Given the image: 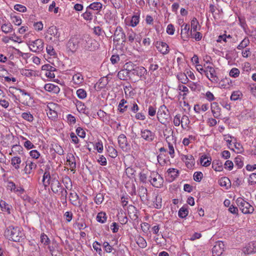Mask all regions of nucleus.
I'll list each match as a JSON object with an SVG mask.
<instances>
[{
	"label": "nucleus",
	"instance_id": "f257e3e1",
	"mask_svg": "<svg viewBox=\"0 0 256 256\" xmlns=\"http://www.w3.org/2000/svg\"><path fill=\"white\" fill-rule=\"evenodd\" d=\"M4 236L9 240L20 242L24 239V235L20 227L10 226L4 231Z\"/></svg>",
	"mask_w": 256,
	"mask_h": 256
},
{
	"label": "nucleus",
	"instance_id": "f03ea898",
	"mask_svg": "<svg viewBox=\"0 0 256 256\" xmlns=\"http://www.w3.org/2000/svg\"><path fill=\"white\" fill-rule=\"evenodd\" d=\"M81 44L83 46L84 51L81 56L84 58L90 56L88 52H94L98 48V43L95 40L89 36H84L82 38Z\"/></svg>",
	"mask_w": 256,
	"mask_h": 256
},
{
	"label": "nucleus",
	"instance_id": "7ed1b4c3",
	"mask_svg": "<svg viewBox=\"0 0 256 256\" xmlns=\"http://www.w3.org/2000/svg\"><path fill=\"white\" fill-rule=\"evenodd\" d=\"M170 118V114L168 110L165 105L161 106L157 112L158 120L162 124H166Z\"/></svg>",
	"mask_w": 256,
	"mask_h": 256
},
{
	"label": "nucleus",
	"instance_id": "20e7f679",
	"mask_svg": "<svg viewBox=\"0 0 256 256\" xmlns=\"http://www.w3.org/2000/svg\"><path fill=\"white\" fill-rule=\"evenodd\" d=\"M236 202L242 213L248 214L254 212V207L242 198H238Z\"/></svg>",
	"mask_w": 256,
	"mask_h": 256
},
{
	"label": "nucleus",
	"instance_id": "39448f33",
	"mask_svg": "<svg viewBox=\"0 0 256 256\" xmlns=\"http://www.w3.org/2000/svg\"><path fill=\"white\" fill-rule=\"evenodd\" d=\"M146 74V70L144 67L136 66L134 70L130 74V78L136 80L141 78Z\"/></svg>",
	"mask_w": 256,
	"mask_h": 256
},
{
	"label": "nucleus",
	"instance_id": "423d86ee",
	"mask_svg": "<svg viewBox=\"0 0 256 256\" xmlns=\"http://www.w3.org/2000/svg\"><path fill=\"white\" fill-rule=\"evenodd\" d=\"M28 46L30 50L35 52H40L44 49V42L42 39L30 41Z\"/></svg>",
	"mask_w": 256,
	"mask_h": 256
},
{
	"label": "nucleus",
	"instance_id": "0eeeda50",
	"mask_svg": "<svg viewBox=\"0 0 256 256\" xmlns=\"http://www.w3.org/2000/svg\"><path fill=\"white\" fill-rule=\"evenodd\" d=\"M148 180L151 184L156 188H160L163 185L162 178L157 172H152L149 177Z\"/></svg>",
	"mask_w": 256,
	"mask_h": 256
},
{
	"label": "nucleus",
	"instance_id": "6e6552de",
	"mask_svg": "<svg viewBox=\"0 0 256 256\" xmlns=\"http://www.w3.org/2000/svg\"><path fill=\"white\" fill-rule=\"evenodd\" d=\"M102 8V4L100 2H94L90 4L88 8L86 13L88 14L89 15H96L102 14L100 12V10Z\"/></svg>",
	"mask_w": 256,
	"mask_h": 256
},
{
	"label": "nucleus",
	"instance_id": "1a4fd4ad",
	"mask_svg": "<svg viewBox=\"0 0 256 256\" xmlns=\"http://www.w3.org/2000/svg\"><path fill=\"white\" fill-rule=\"evenodd\" d=\"M82 38L74 37L70 39L67 43L66 46L68 50L74 52L78 48L80 44H81Z\"/></svg>",
	"mask_w": 256,
	"mask_h": 256
},
{
	"label": "nucleus",
	"instance_id": "9d476101",
	"mask_svg": "<svg viewBox=\"0 0 256 256\" xmlns=\"http://www.w3.org/2000/svg\"><path fill=\"white\" fill-rule=\"evenodd\" d=\"M22 94L21 102L23 104L28 106L32 102V98L30 93L27 92L24 90L18 88L16 89Z\"/></svg>",
	"mask_w": 256,
	"mask_h": 256
},
{
	"label": "nucleus",
	"instance_id": "9b49d317",
	"mask_svg": "<svg viewBox=\"0 0 256 256\" xmlns=\"http://www.w3.org/2000/svg\"><path fill=\"white\" fill-rule=\"evenodd\" d=\"M48 184H50L51 190L54 193L60 192V190H62L61 189L64 187L56 178H53L51 182H48Z\"/></svg>",
	"mask_w": 256,
	"mask_h": 256
},
{
	"label": "nucleus",
	"instance_id": "f8f14e48",
	"mask_svg": "<svg viewBox=\"0 0 256 256\" xmlns=\"http://www.w3.org/2000/svg\"><path fill=\"white\" fill-rule=\"evenodd\" d=\"M206 70H208L207 78L213 82L217 83L219 78L216 74V72L214 68L211 66H208L206 68Z\"/></svg>",
	"mask_w": 256,
	"mask_h": 256
},
{
	"label": "nucleus",
	"instance_id": "ddd939ff",
	"mask_svg": "<svg viewBox=\"0 0 256 256\" xmlns=\"http://www.w3.org/2000/svg\"><path fill=\"white\" fill-rule=\"evenodd\" d=\"M114 40L119 42L122 40V42H126V36L120 26H118L114 32Z\"/></svg>",
	"mask_w": 256,
	"mask_h": 256
},
{
	"label": "nucleus",
	"instance_id": "4468645a",
	"mask_svg": "<svg viewBox=\"0 0 256 256\" xmlns=\"http://www.w3.org/2000/svg\"><path fill=\"white\" fill-rule=\"evenodd\" d=\"M224 242H217L212 248V256H222L224 251Z\"/></svg>",
	"mask_w": 256,
	"mask_h": 256
},
{
	"label": "nucleus",
	"instance_id": "2eb2a0df",
	"mask_svg": "<svg viewBox=\"0 0 256 256\" xmlns=\"http://www.w3.org/2000/svg\"><path fill=\"white\" fill-rule=\"evenodd\" d=\"M141 137L148 142H152L155 138V134L149 130H141Z\"/></svg>",
	"mask_w": 256,
	"mask_h": 256
},
{
	"label": "nucleus",
	"instance_id": "dca6fc26",
	"mask_svg": "<svg viewBox=\"0 0 256 256\" xmlns=\"http://www.w3.org/2000/svg\"><path fill=\"white\" fill-rule=\"evenodd\" d=\"M182 159L185 162L188 168H192L194 164V159L191 154L184 155L182 156Z\"/></svg>",
	"mask_w": 256,
	"mask_h": 256
},
{
	"label": "nucleus",
	"instance_id": "f3484780",
	"mask_svg": "<svg viewBox=\"0 0 256 256\" xmlns=\"http://www.w3.org/2000/svg\"><path fill=\"white\" fill-rule=\"evenodd\" d=\"M211 110L215 118H218L220 116V108L216 102H213L211 104Z\"/></svg>",
	"mask_w": 256,
	"mask_h": 256
},
{
	"label": "nucleus",
	"instance_id": "a211bd4d",
	"mask_svg": "<svg viewBox=\"0 0 256 256\" xmlns=\"http://www.w3.org/2000/svg\"><path fill=\"white\" fill-rule=\"evenodd\" d=\"M118 140L120 147L122 150H126L128 146L126 136L124 134H121L118 136Z\"/></svg>",
	"mask_w": 256,
	"mask_h": 256
},
{
	"label": "nucleus",
	"instance_id": "6ab92c4d",
	"mask_svg": "<svg viewBox=\"0 0 256 256\" xmlns=\"http://www.w3.org/2000/svg\"><path fill=\"white\" fill-rule=\"evenodd\" d=\"M156 47L158 50L164 54H166L169 51L168 45L164 42H157Z\"/></svg>",
	"mask_w": 256,
	"mask_h": 256
},
{
	"label": "nucleus",
	"instance_id": "aec40b11",
	"mask_svg": "<svg viewBox=\"0 0 256 256\" xmlns=\"http://www.w3.org/2000/svg\"><path fill=\"white\" fill-rule=\"evenodd\" d=\"M47 32L49 35L52 36L50 38V40H52V36L57 40H58L60 38V34L58 32L56 27L55 26H50Z\"/></svg>",
	"mask_w": 256,
	"mask_h": 256
},
{
	"label": "nucleus",
	"instance_id": "412c9836",
	"mask_svg": "<svg viewBox=\"0 0 256 256\" xmlns=\"http://www.w3.org/2000/svg\"><path fill=\"white\" fill-rule=\"evenodd\" d=\"M36 164L35 162L27 160L26 162V165L24 168V170L26 174H30L32 172V170L36 169Z\"/></svg>",
	"mask_w": 256,
	"mask_h": 256
},
{
	"label": "nucleus",
	"instance_id": "4be33fe9",
	"mask_svg": "<svg viewBox=\"0 0 256 256\" xmlns=\"http://www.w3.org/2000/svg\"><path fill=\"white\" fill-rule=\"evenodd\" d=\"M61 190H60V192L54 194L60 196V198L61 202L62 204H64L66 203L68 192L66 189L64 187L62 188Z\"/></svg>",
	"mask_w": 256,
	"mask_h": 256
},
{
	"label": "nucleus",
	"instance_id": "5701e85b",
	"mask_svg": "<svg viewBox=\"0 0 256 256\" xmlns=\"http://www.w3.org/2000/svg\"><path fill=\"white\" fill-rule=\"evenodd\" d=\"M61 190H60V192L54 194L60 196V198L61 202L62 204H64L66 203L68 192L66 189L64 187L62 188Z\"/></svg>",
	"mask_w": 256,
	"mask_h": 256
},
{
	"label": "nucleus",
	"instance_id": "b1692460",
	"mask_svg": "<svg viewBox=\"0 0 256 256\" xmlns=\"http://www.w3.org/2000/svg\"><path fill=\"white\" fill-rule=\"evenodd\" d=\"M61 190H60V192L54 194L60 196V198L61 202L62 204H64L66 203L68 192L66 189L64 187L62 188Z\"/></svg>",
	"mask_w": 256,
	"mask_h": 256
},
{
	"label": "nucleus",
	"instance_id": "393cba45",
	"mask_svg": "<svg viewBox=\"0 0 256 256\" xmlns=\"http://www.w3.org/2000/svg\"><path fill=\"white\" fill-rule=\"evenodd\" d=\"M139 18L140 17H131L130 18V17H127L125 20L126 23L128 26L134 27L138 24L140 22Z\"/></svg>",
	"mask_w": 256,
	"mask_h": 256
},
{
	"label": "nucleus",
	"instance_id": "a878e982",
	"mask_svg": "<svg viewBox=\"0 0 256 256\" xmlns=\"http://www.w3.org/2000/svg\"><path fill=\"white\" fill-rule=\"evenodd\" d=\"M49 169L50 168H48L45 169L43 176L42 182H44V184L45 187L47 186L48 184V182H51L52 179L53 178H52L50 176V173L48 172Z\"/></svg>",
	"mask_w": 256,
	"mask_h": 256
},
{
	"label": "nucleus",
	"instance_id": "bb28decb",
	"mask_svg": "<svg viewBox=\"0 0 256 256\" xmlns=\"http://www.w3.org/2000/svg\"><path fill=\"white\" fill-rule=\"evenodd\" d=\"M44 88L46 91L53 92L54 93L56 94L58 93L60 91L59 87L52 84H46Z\"/></svg>",
	"mask_w": 256,
	"mask_h": 256
},
{
	"label": "nucleus",
	"instance_id": "cd10ccee",
	"mask_svg": "<svg viewBox=\"0 0 256 256\" xmlns=\"http://www.w3.org/2000/svg\"><path fill=\"white\" fill-rule=\"evenodd\" d=\"M212 167L216 171L221 172L223 170L222 162L220 160H214L212 162Z\"/></svg>",
	"mask_w": 256,
	"mask_h": 256
},
{
	"label": "nucleus",
	"instance_id": "c85d7f7f",
	"mask_svg": "<svg viewBox=\"0 0 256 256\" xmlns=\"http://www.w3.org/2000/svg\"><path fill=\"white\" fill-rule=\"evenodd\" d=\"M168 176L170 179V181H173L178 175V170L175 168H169L168 170Z\"/></svg>",
	"mask_w": 256,
	"mask_h": 256
},
{
	"label": "nucleus",
	"instance_id": "c756f323",
	"mask_svg": "<svg viewBox=\"0 0 256 256\" xmlns=\"http://www.w3.org/2000/svg\"><path fill=\"white\" fill-rule=\"evenodd\" d=\"M136 242L138 246L141 248H145L147 246V243L146 240H144V238L141 236L140 235H138L136 236Z\"/></svg>",
	"mask_w": 256,
	"mask_h": 256
},
{
	"label": "nucleus",
	"instance_id": "7c9ffc66",
	"mask_svg": "<svg viewBox=\"0 0 256 256\" xmlns=\"http://www.w3.org/2000/svg\"><path fill=\"white\" fill-rule=\"evenodd\" d=\"M62 182L64 185V188L68 190H71L72 188V184L71 179L68 176L63 178Z\"/></svg>",
	"mask_w": 256,
	"mask_h": 256
},
{
	"label": "nucleus",
	"instance_id": "2f4dec72",
	"mask_svg": "<svg viewBox=\"0 0 256 256\" xmlns=\"http://www.w3.org/2000/svg\"><path fill=\"white\" fill-rule=\"evenodd\" d=\"M124 68L119 71L118 74V77L121 80H126L128 77L130 78V74Z\"/></svg>",
	"mask_w": 256,
	"mask_h": 256
},
{
	"label": "nucleus",
	"instance_id": "473e14b6",
	"mask_svg": "<svg viewBox=\"0 0 256 256\" xmlns=\"http://www.w3.org/2000/svg\"><path fill=\"white\" fill-rule=\"evenodd\" d=\"M211 160L212 158H210V160H208L206 155L202 156L200 159V164L205 167L208 166L210 164Z\"/></svg>",
	"mask_w": 256,
	"mask_h": 256
},
{
	"label": "nucleus",
	"instance_id": "72a5a7b5",
	"mask_svg": "<svg viewBox=\"0 0 256 256\" xmlns=\"http://www.w3.org/2000/svg\"><path fill=\"white\" fill-rule=\"evenodd\" d=\"M22 161L20 158L18 156H14L11 160V164L16 170L20 168L19 164L21 163Z\"/></svg>",
	"mask_w": 256,
	"mask_h": 256
},
{
	"label": "nucleus",
	"instance_id": "f704fd0d",
	"mask_svg": "<svg viewBox=\"0 0 256 256\" xmlns=\"http://www.w3.org/2000/svg\"><path fill=\"white\" fill-rule=\"evenodd\" d=\"M72 80L76 84H82L84 81L83 76L82 74L78 73L73 76Z\"/></svg>",
	"mask_w": 256,
	"mask_h": 256
},
{
	"label": "nucleus",
	"instance_id": "c9c22d12",
	"mask_svg": "<svg viewBox=\"0 0 256 256\" xmlns=\"http://www.w3.org/2000/svg\"><path fill=\"white\" fill-rule=\"evenodd\" d=\"M219 184L222 186H225L228 188L230 186V182L228 178L223 177L220 180Z\"/></svg>",
	"mask_w": 256,
	"mask_h": 256
},
{
	"label": "nucleus",
	"instance_id": "e433bc0d",
	"mask_svg": "<svg viewBox=\"0 0 256 256\" xmlns=\"http://www.w3.org/2000/svg\"><path fill=\"white\" fill-rule=\"evenodd\" d=\"M107 152L110 156L112 158H115L118 156L116 150L112 146H108L106 147Z\"/></svg>",
	"mask_w": 256,
	"mask_h": 256
},
{
	"label": "nucleus",
	"instance_id": "4c0bfd02",
	"mask_svg": "<svg viewBox=\"0 0 256 256\" xmlns=\"http://www.w3.org/2000/svg\"><path fill=\"white\" fill-rule=\"evenodd\" d=\"M106 214L104 212H100L98 213L97 216H96V220L98 222L103 224L105 222L106 220Z\"/></svg>",
	"mask_w": 256,
	"mask_h": 256
},
{
	"label": "nucleus",
	"instance_id": "58836bf2",
	"mask_svg": "<svg viewBox=\"0 0 256 256\" xmlns=\"http://www.w3.org/2000/svg\"><path fill=\"white\" fill-rule=\"evenodd\" d=\"M136 66L134 65L132 62H128L124 66V68L130 74L133 70L136 68Z\"/></svg>",
	"mask_w": 256,
	"mask_h": 256
},
{
	"label": "nucleus",
	"instance_id": "ea45409f",
	"mask_svg": "<svg viewBox=\"0 0 256 256\" xmlns=\"http://www.w3.org/2000/svg\"><path fill=\"white\" fill-rule=\"evenodd\" d=\"M126 103H127V101L126 100H125L124 99H122L120 100V102L118 106V110L120 112L123 113L127 110V108H128V106L127 105H126L124 106V108H122V106H124V104H126Z\"/></svg>",
	"mask_w": 256,
	"mask_h": 256
},
{
	"label": "nucleus",
	"instance_id": "a19ab883",
	"mask_svg": "<svg viewBox=\"0 0 256 256\" xmlns=\"http://www.w3.org/2000/svg\"><path fill=\"white\" fill-rule=\"evenodd\" d=\"M188 214V211L186 208L182 206L181 208L178 211V216L181 218H186Z\"/></svg>",
	"mask_w": 256,
	"mask_h": 256
},
{
	"label": "nucleus",
	"instance_id": "79ce46f5",
	"mask_svg": "<svg viewBox=\"0 0 256 256\" xmlns=\"http://www.w3.org/2000/svg\"><path fill=\"white\" fill-rule=\"evenodd\" d=\"M256 252V241L251 242L249 244L248 248V254H252Z\"/></svg>",
	"mask_w": 256,
	"mask_h": 256
},
{
	"label": "nucleus",
	"instance_id": "37998d69",
	"mask_svg": "<svg viewBox=\"0 0 256 256\" xmlns=\"http://www.w3.org/2000/svg\"><path fill=\"white\" fill-rule=\"evenodd\" d=\"M22 152V147L20 145L16 144L14 145L12 148V152L10 153V154H12V153L15 154L16 152L20 154Z\"/></svg>",
	"mask_w": 256,
	"mask_h": 256
},
{
	"label": "nucleus",
	"instance_id": "c03bdc74",
	"mask_svg": "<svg viewBox=\"0 0 256 256\" xmlns=\"http://www.w3.org/2000/svg\"><path fill=\"white\" fill-rule=\"evenodd\" d=\"M1 29L3 32L8 34L12 30V26L10 24H4L2 26Z\"/></svg>",
	"mask_w": 256,
	"mask_h": 256
},
{
	"label": "nucleus",
	"instance_id": "a18cd8bd",
	"mask_svg": "<svg viewBox=\"0 0 256 256\" xmlns=\"http://www.w3.org/2000/svg\"><path fill=\"white\" fill-rule=\"evenodd\" d=\"M40 238L41 242L44 245L47 246L50 244V240L48 236L44 233L41 234Z\"/></svg>",
	"mask_w": 256,
	"mask_h": 256
},
{
	"label": "nucleus",
	"instance_id": "49530a36",
	"mask_svg": "<svg viewBox=\"0 0 256 256\" xmlns=\"http://www.w3.org/2000/svg\"><path fill=\"white\" fill-rule=\"evenodd\" d=\"M250 44V40L247 38H244L241 42L238 44L237 48L238 50H242L247 46Z\"/></svg>",
	"mask_w": 256,
	"mask_h": 256
},
{
	"label": "nucleus",
	"instance_id": "de8ad7c7",
	"mask_svg": "<svg viewBox=\"0 0 256 256\" xmlns=\"http://www.w3.org/2000/svg\"><path fill=\"white\" fill-rule=\"evenodd\" d=\"M104 200V194L102 193L98 194L95 198H94V202L97 204H101Z\"/></svg>",
	"mask_w": 256,
	"mask_h": 256
},
{
	"label": "nucleus",
	"instance_id": "09e8293b",
	"mask_svg": "<svg viewBox=\"0 0 256 256\" xmlns=\"http://www.w3.org/2000/svg\"><path fill=\"white\" fill-rule=\"evenodd\" d=\"M178 80L183 84H186L188 81V79L184 74L180 73L177 76Z\"/></svg>",
	"mask_w": 256,
	"mask_h": 256
},
{
	"label": "nucleus",
	"instance_id": "8fccbe9b",
	"mask_svg": "<svg viewBox=\"0 0 256 256\" xmlns=\"http://www.w3.org/2000/svg\"><path fill=\"white\" fill-rule=\"evenodd\" d=\"M22 117L25 120L29 122H32L34 120V117L30 112H23L22 114Z\"/></svg>",
	"mask_w": 256,
	"mask_h": 256
},
{
	"label": "nucleus",
	"instance_id": "3c124183",
	"mask_svg": "<svg viewBox=\"0 0 256 256\" xmlns=\"http://www.w3.org/2000/svg\"><path fill=\"white\" fill-rule=\"evenodd\" d=\"M0 206L3 211L8 212V214L10 213V206L6 204L5 202L1 201L0 202Z\"/></svg>",
	"mask_w": 256,
	"mask_h": 256
},
{
	"label": "nucleus",
	"instance_id": "603ef678",
	"mask_svg": "<svg viewBox=\"0 0 256 256\" xmlns=\"http://www.w3.org/2000/svg\"><path fill=\"white\" fill-rule=\"evenodd\" d=\"M242 96V94L240 91H234L232 93L230 96V100H236L240 98V96Z\"/></svg>",
	"mask_w": 256,
	"mask_h": 256
},
{
	"label": "nucleus",
	"instance_id": "864d4df0",
	"mask_svg": "<svg viewBox=\"0 0 256 256\" xmlns=\"http://www.w3.org/2000/svg\"><path fill=\"white\" fill-rule=\"evenodd\" d=\"M76 94L78 98L84 99L86 96V92L84 89H78L76 91Z\"/></svg>",
	"mask_w": 256,
	"mask_h": 256
},
{
	"label": "nucleus",
	"instance_id": "5fc2aeb1",
	"mask_svg": "<svg viewBox=\"0 0 256 256\" xmlns=\"http://www.w3.org/2000/svg\"><path fill=\"white\" fill-rule=\"evenodd\" d=\"M203 177V174L200 172H195L194 174V179L197 182H200Z\"/></svg>",
	"mask_w": 256,
	"mask_h": 256
},
{
	"label": "nucleus",
	"instance_id": "6e6d98bb",
	"mask_svg": "<svg viewBox=\"0 0 256 256\" xmlns=\"http://www.w3.org/2000/svg\"><path fill=\"white\" fill-rule=\"evenodd\" d=\"M234 163L238 168H240L242 167L244 164L240 156H238L235 158Z\"/></svg>",
	"mask_w": 256,
	"mask_h": 256
},
{
	"label": "nucleus",
	"instance_id": "4d7b16f0",
	"mask_svg": "<svg viewBox=\"0 0 256 256\" xmlns=\"http://www.w3.org/2000/svg\"><path fill=\"white\" fill-rule=\"evenodd\" d=\"M178 90L180 91L184 92V93L182 94V96H183V98H184L186 96V92H188V88L184 85L180 84L178 86Z\"/></svg>",
	"mask_w": 256,
	"mask_h": 256
},
{
	"label": "nucleus",
	"instance_id": "13d9d810",
	"mask_svg": "<svg viewBox=\"0 0 256 256\" xmlns=\"http://www.w3.org/2000/svg\"><path fill=\"white\" fill-rule=\"evenodd\" d=\"M198 24V22L196 19L194 18L191 22V32H192V30H193V32L197 30Z\"/></svg>",
	"mask_w": 256,
	"mask_h": 256
},
{
	"label": "nucleus",
	"instance_id": "bf43d9fd",
	"mask_svg": "<svg viewBox=\"0 0 256 256\" xmlns=\"http://www.w3.org/2000/svg\"><path fill=\"white\" fill-rule=\"evenodd\" d=\"M93 248L94 250H96L99 254H101V252L102 251V248H100V244L96 241L94 242L92 244Z\"/></svg>",
	"mask_w": 256,
	"mask_h": 256
},
{
	"label": "nucleus",
	"instance_id": "052dcab7",
	"mask_svg": "<svg viewBox=\"0 0 256 256\" xmlns=\"http://www.w3.org/2000/svg\"><path fill=\"white\" fill-rule=\"evenodd\" d=\"M76 133L78 136L82 138H84L86 136V132L80 127H78L76 129Z\"/></svg>",
	"mask_w": 256,
	"mask_h": 256
},
{
	"label": "nucleus",
	"instance_id": "680f3d73",
	"mask_svg": "<svg viewBox=\"0 0 256 256\" xmlns=\"http://www.w3.org/2000/svg\"><path fill=\"white\" fill-rule=\"evenodd\" d=\"M23 140H26L24 142V146L28 150H30L34 148V144L29 140H27L26 138H23Z\"/></svg>",
	"mask_w": 256,
	"mask_h": 256
},
{
	"label": "nucleus",
	"instance_id": "e2e57ef3",
	"mask_svg": "<svg viewBox=\"0 0 256 256\" xmlns=\"http://www.w3.org/2000/svg\"><path fill=\"white\" fill-rule=\"evenodd\" d=\"M239 74L240 70L236 68H232L230 72V76L234 78L238 77Z\"/></svg>",
	"mask_w": 256,
	"mask_h": 256
},
{
	"label": "nucleus",
	"instance_id": "0e129e2a",
	"mask_svg": "<svg viewBox=\"0 0 256 256\" xmlns=\"http://www.w3.org/2000/svg\"><path fill=\"white\" fill-rule=\"evenodd\" d=\"M14 9L20 12H24L26 10V8L25 6L22 4H16L14 6Z\"/></svg>",
	"mask_w": 256,
	"mask_h": 256
},
{
	"label": "nucleus",
	"instance_id": "69168bd1",
	"mask_svg": "<svg viewBox=\"0 0 256 256\" xmlns=\"http://www.w3.org/2000/svg\"><path fill=\"white\" fill-rule=\"evenodd\" d=\"M34 30H41L43 28V24L42 22H34L33 24Z\"/></svg>",
	"mask_w": 256,
	"mask_h": 256
},
{
	"label": "nucleus",
	"instance_id": "338daca9",
	"mask_svg": "<svg viewBox=\"0 0 256 256\" xmlns=\"http://www.w3.org/2000/svg\"><path fill=\"white\" fill-rule=\"evenodd\" d=\"M103 246L107 252H111L113 250L112 247L107 242H104L103 243Z\"/></svg>",
	"mask_w": 256,
	"mask_h": 256
},
{
	"label": "nucleus",
	"instance_id": "774afa93",
	"mask_svg": "<svg viewBox=\"0 0 256 256\" xmlns=\"http://www.w3.org/2000/svg\"><path fill=\"white\" fill-rule=\"evenodd\" d=\"M128 40L131 43H132L134 42V40H135V38H136V36H137L136 34L133 32H128Z\"/></svg>",
	"mask_w": 256,
	"mask_h": 256
}]
</instances>
